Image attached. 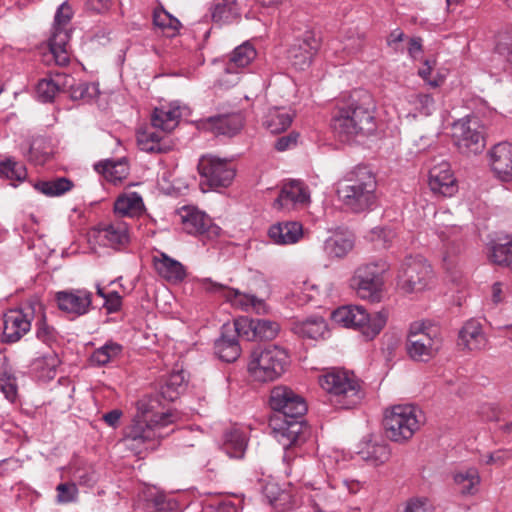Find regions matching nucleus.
I'll return each mask as SVG.
<instances>
[{"label":"nucleus","instance_id":"obj_57","mask_svg":"<svg viewBox=\"0 0 512 512\" xmlns=\"http://www.w3.org/2000/svg\"><path fill=\"white\" fill-rule=\"evenodd\" d=\"M489 257L494 263L505 265L512 270V238L506 243L493 245Z\"/></svg>","mask_w":512,"mask_h":512},{"label":"nucleus","instance_id":"obj_12","mask_svg":"<svg viewBox=\"0 0 512 512\" xmlns=\"http://www.w3.org/2000/svg\"><path fill=\"white\" fill-rule=\"evenodd\" d=\"M337 490L338 485L330 482L324 481L321 484L306 482L296 487L298 508L309 507L311 512H330V507L340 499Z\"/></svg>","mask_w":512,"mask_h":512},{"label":"nucleus","instance_id":"obj_60","mask_svg":"<svg viewBox=\"0 0 512 512\" xmlns=\"http://www.w3.org/2000/svg\"><path fill=\"white\" fill-rule=\"evenodd\" d=\"M56 501L59 504L75 502L78 498V488L75 483H60L56 487Z\"/></svg>","mask_w":512,"mask_h":512},{"label":"nucleus","instance_id":"obj_59","mask_svg":"<svg viewBox=\"0 0 512 512\" xmlns=\"http://www.w3.org/2000/svg\"><path fill=\"white\" fill-rule=\"evenodd\" d=\"M434 66V60H425L423 66L418 70V75L426 82L427 85L432 88H437L444 82V76L439 73L432 76Z\"/></svg>","mask_w":512,"mask_h":512},{"label":"nucleus","instance_id":"obj_9","mask_svg":"<svg viewBox=\"0 0 512 512\" xmlns=\"http://www.w3.org/2000/svg\"><path fill=\"white\" fill-rule=\"evenodd\" d=\"M72 17V9L63 2L56 11L51 37L49 38V53L44 54L43 61L50 64L53 60L59 66H65L70 61L68 42L70 32L65 28Z\"/></svg>","mask_w":512,"mask_h":512},{"label":"nucleus","instance_id":"obj_64","mask_svg":"<svg viewBox=\"0 0 512 512\" xmlns=\"http://www.w3.org/2000/svg\"><path fill=\"white\" fill-rule=\"evenodd\" d=\"M36 337L43 343H49L55 337V330L46 323L44 315L36 323Z\"/></svg>","mask_w":512,"mask_h":512},{"label":"nucleus","instance_id":"obj_42","mask_svg":"<svg viewBox=\"0 0 512 512\" xmlns=\"http://www.w3.org/2000/svg\"><path fill=\"white\" fill-rule=\"evenodd\" d=\"M95 169L112 183L121 182L129 173L128 163L125 158L105 160L95 164Z\"/></svg>","mask_w":512,"mask_h":512},{"label":"nucleus","instance_id":"obj_26","mask_svg":"<svg viewBox=\"0 0 512 512\" xmlns=\"http://www.w3.org/2000/svg\"><path fill=\"white\" fill-rule=\"evenodd\" d=\"M97 241L106 247L120 249L130 240L127 223L115 221L110 224H101L95 229Z\"/></svg>","mask_w":512,"mask_h":512},{"label":"nucleus","instance_id":"obj_55","mask_svg":"<svg viewBox=\"0 0 512 512\" xmlns=\"http://www.w3.org/2000/svg\"><path fill=\"white\" fill-rule=\"evenodd\" d=\"M254 319L247 317H239L235 319L233 324H224V331L230 332L239 337H243L246 340H254Z\"/></svg>","mask_w":512,"mask_h":512},{"label":"nucleus","instance_id":"obj_39","mask_svg":"<svg viewBox=\"0 0 512 512\" xmlns=\"http://www.w3.org/2000/svg\"><path fill=\"white\" fill-rule=\"evenodd\" d=\"M214 350L218 358L225 362H234L241 352L236 335L224 331L223 326L221 336L215 341Z\"/></svg>","mask_w":512,"mask_h":512},{"label":"nucleus","instance_id":"obj_56","mask_svg":"<svg viewBox=\"0 0 512 512\" xmlns=\"http://www.w3.org/2000/svg\"><path fill=\"white\" fill-rule=\"evenodd\" d=\"M254 340H273L277 337L280 326L277 322L266 319H254Z\"/></svg>","mask_w":512,"mask_h":512},{"label":"nucleus","instance_id":"obj_25","mask_svg":"<svg viewBox=\"0 0 512 512\" xmlns=\"http://www.w3.org/2000/svg\"><path fill=\"white\" fill-rule=\"evenodd\" d=\"M437 234L443 244V262L449 270L454 265V258L461 251L464 239L463 229L460 226L447 225L439 228Z\"/></svg>","mask_w":512,"mask_h":512},{"label":"nucleus","instance_id":"obj_20","mask_svg":"<svg viewBox=\"0 0 512 512\" xmlns=\"http://www.w3.org/2000/svg\"><path fill=\"white\" fill-rule=\"evenodd\" d=\"M55 300L60 311L75 319L90 311L92 293L86 289L63 290L56 293Z\"/></svg>","mask_w":512,"mask_h":512},{"label":"nucleus","instance_id":"obj_28","mask_svg":"<svg viewBox=\"0 0 512 512\" xmlns=\"http://www.w3.org/2000/svg\"><path fill=\"white\" fill-rule=\"evenodd\" d=\"M310 203V191L308 187L299 180H291L285 183L279 196L274 201L278 209L288 208L290 205H308Z\"/></svg>","mask_w":512,"mask_h":512},{"label":"nucleus","instance_id":"obj_17","mask_svg":"<svg viewBox=\"0 0 512 512\" xmlns=\"http://www.w3.org/2000/svg\"><path fill=\"white\" fill-rule=\"evenodd\" d=\"M36 308L41 310L40 304H29L6 312L3 319L2 340L6 343H14L28 333Z\"/></svg>","mask_w":512,"mask_h":512},{"label":"nucleus","instance_id":"obj_45","mask_svg":"<svg viewBox=\"0 0 512 512\" xmlns=\"http://www.w3.org/2000/svg\"><path fill=\"white\" fill-rule=\"evenodd\" d=\"M293 114L286 108L273 107L268 110L264 125L271 133H280L292 123Z\"/></svg>","mask_w":512,"mask_h":512},{"label":"nucleus","instance_id":"obj_34","mask_svg":"<svg viewBox=\"0 0 512 512\" xmlns=\"http://www.w3.org/2000/svg\"><path fill=\"white\" fill-rule=\"evenodd\" d=\"M459 345L470 351H479L487 346V338L481 324L471 319L467 321L459 332Z\"/></svg>","mask_w":512,"mask_h":512},{"label":"nucleus","instance_id":"obj_1","mask_svg":"<svg viewBox=\"0 0 512 512\" xmlns=\"http://www.w3.org/2000/svg\"><path fill=\"white\" fill-rule=\"evenodd\" d=\"M175 420L172 413L137 415L130 426L125 430L121 443L126 449L140 456L147 450H153L159 444L161 438L167 436L169 432L163 430Z\"/></svg>","mask_w":512,"mask_h":512},{"label":"nucleus","instance_id":"obj_32","mask_svg":"<svg viewBox=\"0 0 512 512\" xmlns=\"http://www.w3.org/2000/svg\"><path fill=\"white\" fill-rule=\"evenodd\" d=\"M137 144L140 150L148 153H163L170 149L166 133L154 128L153 124L137 132Z\"/></svg>","mask_w":512,"mask_h":512},{"label":"nucleus","instance_id":"obj_48","mask_svg":"<svg viewBox=\"0 0 512 512\" xmlns=\"http://www.w3.org/2000/svg\"><path fill=\"white\" fill-rule=\"evenodd\" d=\"M153 23L160 28L167 37H174L181 26L180 21L163 8H157L153 12Z\"/></svg>","mask_w":512,"mask_h":512},{"label":"nucleus","instance_id":"obj_43","mask_svg":"<svg viewBox=\"0 0 512 512\" xmlns=\"http://www.w3.org/2000/svg\"><path fill=\"white\" fill-rule=\"evenodd\" d=\"M206 125L216 134L233 136L242 128V119L239 115L217 116L209 118Z\"/></svg>","mask_w":512,"mask_h":512},{"label":"nucleus","instance_id":"obj_18","mask_svg":"<svg viewBox=\"0 0 512 512\" xmlns=\"http://www.w3.org/2000/svg\"><path fill=\"white\" fill-rule=\"evenodd\" d=\"M255 48L248 42L237 46L230 54L224 73L219 79V85L230 88L240 80V74L256 58Z\"/></svg>","mask_w":512,"mask_h":512},{"label":"nucleus","instance_id":"obj_15","mask_svg":"<svg viewBox=\"0 0 512 512\" xmlns=\"http://www.w3.org/2000/svg\"><path fill=\"white\" fill-rule=\"evenodd\" d=\"M182 229L199 237L203 242L212 240L220 234V227L213 224L211 218L198 208L183 206L178 210Z\"/></svg>","mask_w":512,"mask_h":512},{"label":"nucleus","instance_id":"obj_36","mask_svg":"<svg viewBox=\"0 0 512 512\" xmlns=\"http://www.w3.org/2000/svg\"><path fill=\"white\" fill-rule=\"evenodd\" d=\"M455 489L462 495H474L477 493L481 478L477 468L462 467L452 473Z\"/></svg>","mask_w":512,"mask_h":512},{"label":"nucleus","instance_id":"obj_61","mask_svg":"<svg viewBox=\"0 0 512 512\" xmlns=\"http://www.w3.org/2000/svg\"><path fill=\"white\" fill-rule=\"evenodd\" d=\"M149 500L153 502L154 507L159 511L176 512L179 509L178 502L162 492H157L156 495Z\"/></svg>","mask_w":512,"mask_h":512},{"label":"nucleus","instance_id":"obj_13","mask_svg":"<svg viewBox=\"0 0 512 512\" xmlns=\"http://www.w3.org/2000/svg\"><path fill=\"white\" fill-rule=\"evenodd\" d=\"M198 171L202 179L200 186L203 191L229 186L236 173L231 162L213 155H205L199 159Z\"/></svg>","mask_w":512,"mask_h":512},{"label":"nucleus","instance_id":"obj_10","mask_svg":"<svg viewBox=\"0 0 512 512\" xmlns=\"http://www.w3.org/2000/svg\"><path fill=\"white\" fill-rule=\"evenodd\" d=\"M434 273L431 265L421 256H409L401 263L397 284L406 293L424 291L432 286Z\"/></svg>","mask_w":512,"mask_h":512},{"label":"nucleus","instance_id":"obj_44","mask_svg":"<svg viewBox=\"0 0 512 512\" xmlns=\"http://www.w3.org/2000/svg\"><path fill=\"white\" fill-rule=\"evenodd\" d=\"M143 207V199L137 192L122 194L114 203V211L120 216H136L141 213Z\"/></svg>","mask_w":512,"mask_h":512},{"label":"nucleus","instance_id":"obj_29","mask_svg":"<svg viewBox=\"0 0 512 512\" xmlns=\"http://www.w3.org/2000/svg\"><path fill=\"white\" fill-rule=\"evenodd\" d=\"M491 75L512 71V38L501 37L486 64Z\"/></svg>","mask_w":512,"mask_h":512},{"label":"nucleus","instance_id":"obj_27","mask_svg":"<svg viewBox=\"0 0 512 512\" xmlns=\"http://www.w3.org/2000/svg\"><path fill=\"white\" fill-rule=\"evenodd\" d=\"M429 186L434 193L445 197H450L457 192L456 179L447 162H442L430 169Z\"/></svg>","mask_w":512,"mask_h":512},{"label":"nucleus","instance_id":"obj_41","mask_svg":"<svg viewBox=\"0 0 512 512\" xmlns=\"http://www.w3.org/2000/svg\"><path fill=\"white\" fill-rule=\"evenodd\" d=\"M247 437L239 428H232L224 434L223 450L230 458H242L247 448Z\"/></svg>","mask_w":512,"mask_h":512},{"label":"nucleus","instance_id":"obj_35","mask_svg":"<svg viewBox=\"0 0 512 512\" xmlns=\"http://www.w3.org/2000/svg\"><path fill=\"white\" fill-rule=\"evenodd\" d=\"M354 247L352 235L345 232H334L323 244V251L329 259H342Z\"/></svg>","mask_w":512,"mask_h":512},{"label":"nucleus","instance_id":"obj_33","mask_svg":"<svg viewBox=\"0 0 512 512\" xmlns=\"http://www.w3.org/2000/svg\"><path fill=\"white\" fill-rule=\"evenodd\" d=\"M73 82V77L64 73H57L52 77L44 78L37 83L36 96L41 102H51L56 94L65 91L67 85Z\"/></svg>","mask_w":512,"mask_h":512},{"label":"nucleus","instance_id":"obj_4","mask_svg":"<svg viewBox=\"0 0 512 512\" xmlns=\"http://www.w3.org/2000/svg\"><path fill=\"white\" fill-rule=\"evenodd\" d=\"M333 131L341 141L350 142L376 129L373 111L356 103L340 107L332 118Z\"/></svg>","mask_w":512,"mask_h":512},{"label":"nucleus","instance_id":"obj_50","mask_svg":"<svg viewBox=\"0 0 512 512\" xmlns=\"http://www.w3.org/2000/svg\"><path fill=\"white\" fill-rule=\"evenodd\" d=\"M121 352L122 345L114 341H108L92 353L90 362L95 366H104L117 358Z\"/></svg>","mask_w":512,"mask_h":512},{"label":"nucleus","instance_id":"obj_63","mask_svg":"<svg viewBox=\"0 0 512 512\" xmlns=\"http://www.w3.org/2000/svg\"><path fill=\"white\" fill-rule=\"evenodd\" d=\"M363 45V35L357 30H351L344 36V47L348 53H355L361 49Z\"/></svg>","mask_w":512,"mask_h":512},{"label":"nucleus","instance_id":"obj_52","mask_svg":"<svg viewBox=\"0 0 512 512\" xmlns=\"http://www.w3.org/2000/svg\"><path fill=\"white\" fill-rule=\"evenodd\" d=\"M0 176L11 181L23 182L27 177L26 167L14 158L0 159Z\"/></svg>","mask_w":512,"mask_h":512},{"label":"nucleus","instance_id":"obj_5","mask_svg":"<svg viewBox=\"0 0 512 512\" xmlns=\"http://www.w3.org/2000/svg\"><path fill=\"white\" fill-rule=\"evenodd\" d=\"M318 382L340 408H352L360 403L364 396L359 379L353 372L345 369L328 370L319 376Z\"/></svg>","mask_w":512,"mask_h":512},{"label":"nucleus","instance_id":"obj_58","mask_svg":"<svg viewBox=\"0 0 512 512\" xmlns=\"http://www.w3.org/2000/svg\"><path fill=\"white\" fill-rule=\"evenodd\" d=\"M0 391L9 402L13 403L16 401L18 391L17 380L10 371L5 370L0 374Z\"/></svg>","mask_w":512,"mask_h":512},{"label":"nucleus","instance_id":"obj_21","mask_svg":"<svg viewBox=\"0 0 512 512\" xmlns=\"http://www.w3.org/2000/svg\"><path fill=\"white\" fill-rule=\"evenodd\" d=\"M319 49V41L312 31H305L297 37L287 52V58L298 70L308 68Z\"/></svg>","mask_w":512,"mask_h":512},{"label":"nucleus","instance_id":"obj_24","mask_svg":"<svg viewBox=\"0 0 512 512\" xmlns=\"http://www.w3.org/2000/svg\"><path fill=\"white\" fill-rule=\"evenodd\" d=\"M188 113L187 106L181 105L178 101H173L156 107L151 117V123L154 128H158L167 134L173 131L178 126L180 119Z\"/></svg>","mask_w":512,"mask_h":512},{"label":"nucleus","instance_id":"obj_51","mask_svg":"<svg viewBox=\"0 0 512 512\" xmlns=\"http://www.w3.org/2000/svg\"><path fill=\"white\" fill-rule=\"evenodd\" d=\"M212 19L217 23H229L237 18L238 8L234 1L216 0L211 9Z\"/></svg>","mask_w":512,"mask_h":512},{"label":"nucleus","instance_id":"obj_22","mask_svg":"<svg viewBox=\"0 0 512 512\" xmlns=\"http://www.w3.org/2000/svg\"><path fill=\"white\" fill-rule=\"evenodd\" d=\"M434 110L435 100L426 93H409L398 104L399 116L408 120L430 116Z\"/></svg>","mask_w":512,"mask_h":512},{"label":"nucleus","instance_id":"obj_2","mask_svg":"<svg viewBox=\"0 0 512 512\" xmlns=\"http://www.w3.org/2000/svg\"><path fill=\"white\" fill-rule=\"evenodd\" d=\"M291 362V354L283 346H257L249 354L247 372L253 381L269 383L281 378L289 370Z\"/></svg>","mask_w":512,"mask_h":512},{"label":"nucleus","instance_id":"obj_11","mask_svg":"<svg viewBox=\"0 0 512 512\" xmlns=\"http://www.w3.org/2000/svg\"><path fill=\"white\" fill-rule=\"evenodd\" d=\"M440 347L441 339L436 327L421 322L411 324L406 344L411 359L427 362L437 354Z\"/></svg>","mask_w":512,"mask_h":512},{"label":"nucleus","instance_id":"obj_16","mask_svg":"<svg viewBox=\"0 0 512 512\" xmlns=\"http://www.w3.org/2000/svg\"><path fill=\"white\" fill-rule=\"evenodd\" d=\"M199 287L206 292L216 293L221 295L233 307L239 308L243 311L253 310L257 313L264 311L263 300L257 298L252 294L241 293L237 289L227 287L221 283L214 282L210 278H200L197 280Z\"/></svg>","mask_w":512,"mask_h":512},{"label":"nucleus","instance_id":"obj_53","mask_svg":"<svg viewBox=\"0 0 512 512\" xmlns=\"http://www.w3.org/2000/svg\"><path fill=\"white\" fill-rule=\"evenodd\" d=\"M70 93V96L73 100H83V101H91L95 99L99 94V87L96 83H88V82H71L70 85H67V89Z\"/></svg>","mask_w":512,"mask_h":512},{"label":"nucleus","instance_id":"obj_8","mask_svg":"<svg viewBox=\"0 0 512 512\" xmlns=\"http://www.w3.org/2000/svg\"><path fill=\"white\" fill-rule=\"evenodd\" d=\"M389 265L378 260L358 266L350 279V286L357 295L370 302H380L384 289V275Z\"/></svg>","mask_w":512,"mask_h":512},{"label":"nucleus","instance_id":"obj_38","mask_svg":"<svg viewBox=\"0 0 512 512\" xmlns=\"http://www.w3.org/2000/svg\"><path fill=\"white\" fill-rule=\"evenodd\" d=\"M154 267L157 273L168 281L179 282L186 275L184 266L164 253H161L159 257H154Z\"/></svg>","mask_w":512,"mask_h":512},{"label":"nucleus","instance_id":"obj_40","mask_svg":"<svg viewBox=\"0 0 512 512\" xmlns=\"http://www.w3.org/2000/svg\"><path fill=\"white\" fill-rule=\"evenodd\" d=\"M60 359L54 352H48L35 358L31 363V371L39 380L49 381L56 375Z\"/></svg>","mask_w":512,"mask_h":512},{"label":"nucleus","instance_id":"obj_62","mask_svg":"<svg viewBox=\"0 0 512 512\" xmlns=\"http://www.w3.org/2000/svg\"><path fill=\"white\" fill-rule=\"evenodd\" d=\"M403 512H433V506L426 497H414L406 502Z\"/></svg>","mask_w":512,"mask_h":512},{"label":"nucleus","instance_id":"obj_30","mask_svg":"<svg viewBox=\"0 0 512 512\" xmlns=\"http://www.w3.org/2000/svg\"><path fill=\"white\" fill-rule=\"evenodd\" d=\"M263 495L268 503L277 511L297 509L299 501L296 499L298 491L296 487L290 490H281L274 482H268L263 487Z\"/></svg>","mask_w":512,"mask_h":512},{"label":"nucleus","instance_id":"obj_3","mask_svg":"<svg viewBox=\"0 0 512 512\" xmlns=\"http://www.w3.org/2000/svg\"><path fill=\"white\" fill-rule=\"evenodd\" d=\"M376 186L375 176L366 167H357L339 183L337 195L347 209L359 213L374 204Z\"/></svg>","mask_w":512,"mask_h":512},{"label":"nucleus","instance_id":"obj_46","mask_svg":"<svg viewBox=\"0 0 512 512\" xmlns=\"http://www.w3.org/2000/svg\"><path fill=\"white\" fill-rule=\"evenodd\" d=\"M301 423L296 419L285 420L279 427L273 428L274 437L284 447L287 448L296 444L301 434Z\"/></svg>","mask_w":512,"mask_h":512},{"label":"nucleus","instance_id":"obj_19","mask_svg":"<svg viewBox=\"0 0 512 512\" xmlns=\"http://www.w3.org/2000/svg\"><path fill=\"white\" fill-rule=\"evenodd\" d=\"M269 404L274 411L291 419L303 416L307 410L304 399L291 388L283 385L276 386L271 390Z\"/></svg>","mask_w":512,"mask_h":512},{"label":"nucleus","instance_id":"obj_14","mask_svg":"<svg viewBox=\"0 0 512 512\" xmlns=\"http://www.w3.org/2000/svg\"><path fill=\"white\" fill-rule=\"evenodd\" d=\"M476 119L462 118L452 126V139L462 154L471 155L482 152L485 139Z\"/></svg>","mask_w":512,"mask_h":512},{"label":"nucleus","instance_id":"obj_47","mask_svg":"<svg viewBox=\"0 0 512 512\" xmlns=\"http://www.w3.org/2000/svg\"><path fill=\"white\" fill-rule=\"evenodd\" d=\"M186 385L187 380L184 371H173L167 376L161 386V394L165 399L174 401L182 392L185 391Z\"/></svg>","mask_w":512,"mask_h":512},{"label":"nucleus","instance_id":"obj_54","mask_svg":"<svg viewBox=\"0 0 512 512\" xmlns=\"http://www.w3.org/2000/svg\"><path fill=\"white\" fill-rule=\"evenodd\" d=\"M362 459L367 460L375 466L388 461L390 450L385 444L369 443L366 448L360 452Z\"/></svg>","mask_w":512,"mask_h":512},{"label":"nucleus","instance_id":"obj_7","mask_svg":"<svg viewBox=\"0 0 512 512\" xmlns=\"http://www.w3.org/2000/svg\"><path fill=\"white\" fill-rule=\"evenodd\" d=\"M424 423L422 411L410 404L395 405L385 412L384 428L387 437L403 443L411 439Z\"/></svg>","mask_w":512,"mask_h":512},{"label":"nucleus","instance_id":"obj_37","mask_svg":"<svg viewBox=\"0 0 512 512\" xmlns=\"http://www.w3.org/2000/svg\"><path fill=\"white\" fill-rule=\"evenodd\" d=\"M292 330L302 338L323 339L328 334V326L322 317H311L293 324Z\"/></svg>","mask_w":512,"mask_h":512},{"label":"nucleus","instance_id":"obj_49","mask_svg":"<svg viewBox=\"0 0 512 512\" xmlns=\"http://www.w3.org/2000/svg\"><path fill=\"white\" fill-rule=\"evenodd\" d=\"M72 187L73 183L65 177L55 178L48 181H39L34 184V188L37 191L50 197L63 195L71 190Z\"/></svg>","mask_w":512,"mask_h":512},{"label":"nucleus","instance_id":"obj_6","mask_svg":"<svg viewBox=\"0 0 512 512\" xmlns=\"http://www.w3.org/2000/svg\"><path fill=\"white\" fill-rule=\"evenodd\" d=\"M331 317L335 323L359 331L365 340L370 341L385 327L388 313L381 310L370 314L363 306L345 305L334 310Z\"/></svg>","mask_w":512,"mask_h":512},{"label":"nucleus","instance_id":"obj_31","mask_svg":"<svg viewBox=\"0 0 512 512\" xmlns=\"http://www.w3.org/2000/svg\"><path fill=\"white\" fill-rule=\"evenodd\" d=\"M267 234L274 244L293 245L303 237V226L297 221L277 222L269 227Z\"/></svg>","mask_w":512,"mask_h":512},{"label":"nucleus","instance_id":"obj_23","mask_svg":"<svg viewBox=\"0 0 512 512\" xmlns=\"http://www.w3.org/2000/svg\"><path fill=\"white\" fill-rule=\"evenodd\" d=\"M488 164L494 175L501 181L512 180V143L499 142L488 153Z\"/></svg>","mask_w":512,"mask_h":512}]
</instances>
